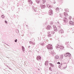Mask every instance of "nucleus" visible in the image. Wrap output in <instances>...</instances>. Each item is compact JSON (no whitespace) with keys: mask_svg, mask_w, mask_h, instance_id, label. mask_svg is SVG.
Returning a JSON list of instances; mask_svg holds the SVG:
<instances>
[{"mask_svg":"<svg viewBox=\"0 0 74 74\" xmlns=\"http://www.w3.org/2000/svg\"><path fill=\"white\" fill-rule=\"evenodd\" d=\"M58 30L59 31V32L60 34H62V33H64V31H63V29H60L59 30V29H58Z\"/></svg>","mask_w":74,"mask_h":74,"instance_id":"obj_7","label":"nucleus"},{"mask_svg":"<svg viewBox=\"0 0 74 74\" xmlns=\"http://www.w3.org/2000/svg\"><path fill=\"white\" fill-rule=\"evenodd\" d=\"M40 7L41 8H42V9H43V8H45V5L41 4L40 5Z\"/></svg>","mask_w":74,"mask_h":74,"instance_id":"obj_10","label":"nucleus"},{"mask_svg":"<svg viewBox=\"0 0 74 74\" xmlns=\"http://www.w3.org/2000/svg\"><path fill=\"white\" fill-rule=\"evenodd\" d=\"M65 11H66V12H69V10H67V9H65Z\"/></svg>","mask_w":74,"mask_h":74,"instance_id":"obj_37","label":"nucleus"},{"mask_svg":"<svg viewBox=\"0 0 74 74\" xmlns=\"http://www.w3.org/2000/svg\"><path fill=\"white\" fill-rule=\"evenodd\" d=\"M36 2L37 4H39L40 3V0H36Z\"/></svg>","mask_w":74,"mask_h":74,"instance_id":"obj_13","label":"nucleus"},{"mask_svg":"<svg viewBox=\"0 0 74 74\" xmlns=\"http://www.w3.org/2000/svg\"><path fill=\"white\" fill-rule=\"evenodd\" d=\"M72 18L71 17V16H69V21H70L71 19Z\"/></svg>","mask_w":74,"mask_h":74,"instance_id":"obj_32","label":"nucleus"},{"mask_svg":"<svg viewBox=\"0 0 74 74\" xmlns=\"http://www.w3.org/2000/svg\"><path fill=\"white\" fill-rule=\"evenodd\" d=\"M60 49H64V47L63 46H61L60 47Z\"/></svg>","mask_w":74,"mask_h":74,"instance_id":"obj_18","label":"nucleus"},{"mask_svg":"<svg viewBox=\"0 0 74 74\" xmlns=\"http://www.w3.org/2000/svg\"><path fill=\"white\" fill-rule=\"evenodd\" d=\"M3 19H4L5 18V16H3V17H2Z\"/></svg>","mask_w":74,"mask_h":74,"instance_id":"obj_49","label":"nucleus"},{"mask_svg":"<svg viewBox=\"0 0 74 74\" xmlns=\"http://www.w3.org/2000/svg\"><path fill=\"white\" fill-rule=\"evenodd\" d=\"M25 66H27V62H25Z\"/></svg>","mask_w":74,"mask_h":74,"instance_id":"obj_30","label":"nucleus"},{"mask_svg":"<svg viewBox=\"0 0 74 74\" xmlns=\"http://www.w3.org/2000/svg\"><path fill=\"white\" fill-rule=\"evenodd\" d=\"M47 7L49 8H51V7H52V6H51V5H47Z\"/></svg>","mask_w":74,"mask_h":74,"instance_id":"obj_16","label":"nucleus"},{"mask_svg":"<svg viewBox=\"0 0 74 74\" xmlns=\"http://www.w3.org/2000/svg\"><path fill=\"white\" fill-rule=\"evenodd\" d=\"M21 36H23V35H22Z\"/></svg>","mask_w":74,"mask_h":74,"instance_id":"obj_51","label":"nucleus"},{"mask_svg":"<svg viewBox=\"0 0 74 74\" xmlns=\"http://www.w3.org/2000/svg\"><path fill=\"white\" fill-rule=\"evenodd\" d=\"M60 46L59 45H57L56 46V48H60Z\"/></svg>","mask_w":74,"mask_h":74,"instance_id":"obj_12","label":"nucleus"},{"mask_svg":"<svg viewBox=\"0 0 74 74\" xmlns=\"http://www.w3.org/2000/svg\"><path fill=\"white\" fill-rule=\"evenodd\" d=\"M59 8H57L56 9V12H58L59 11Z\"/></svg>","mask_w":74,"mask_h":74,"instance_id":"obj_20","label":"nucleus"},{"mask_svg":"<svg viewBox=\"0 0 74 74\" xmlns=\"http://www.w3.org/2000/svg\"><path fill=\"white\" fill-rule=\"evenodd\" d=\"M60 57L61 58H63V55H62Z\"/></svg>","mask_w":74,"mask_h":74,"instance_id":"obj_35","label":"nucleus"},{"mask_svg":"<svg viewBox=\"0 0 74 74\" xmlns=\"http://www.w3.org/2000/svg\"><path fill=\"white\" fill-rule=\"evenodd\" d=\"M55 32L53 31V32H51L52 34H54L55 33Z\"/></svg>","mask_w":74,"mask_h":74,"instance_id":"obj_41","label":"nucleus"},{"mask_svg":"<svg viewBox=\"0 0 74 74\" xmlns=\"http://www.w3.org/2000/svg\"><path fill=\"white\" fill-rule=\"evenodd\" d=\"M57 64H60V62H57Z\"/></svg>","mask_w":74,"mask_h":74,"instance_id":"obj_45","label":"nucleus"},{"mask_svg":"<svg viewBox=\"0 0 74 74\" xmlns=\"http://www.w3.org/2000/svg\"><path fill=\"white\" fill-rule=\"evenodd\" d=\"M14 41L15 42H17V39H16Z\"/></svg>","mask_w":74,"mask_h":74,"instance_id":"obj_43","label":"nucleus"},{"mask_svg":"<svg viewBox=\"0 0 74 74\" xmlns=\"http://www.w3.org/2000/svg\"><path fill=\"white\" fill-rule=\"evenodd\" d=\"M66 63H63V64H66Z\"/></svg>","mask_w":74,"mask_h":74,"instance_id":"obj_52","label":"nucleus"},{"mask_svg":"<svg viewBox=\"0 0 74 74\" xmlns=\"http://www.w3.org/2000/svg\"><path fill=\"white\" fill-rule=\"evenodd\" d=\"M28 2L29 3V4H33V2H32V0H28Z\"/></svg>","mask_w":74,"mask_h":74,"instance_id":"obj_11","label":"nucleus"},{"mask_svg":"<svg viewBox=\"0 0 74 74\" xmlns=\"http://www.w3.org/2000/svg\"><path fill=\"white\" fill-rule=\"evenodd\" d=\"M64 15L65 16H67V15H68V14L67 13H66V12H64Z\"/></svg>","mask_w":74,"mask_h":74,"instance_id":"obj_15","label":"nucleus"},{"mask_svg":"<svg viewBox=\"0 0 74 74\" xmlns=\"http://www.w3.org/2000/svg\"><path fill=\"white\" fill-rule=\"evenodd\" d=\"M52 37L51 34H50L49 35V38H50V37Z\"/></svg>","mask_w":74,"mask_h":74,"instance_id":"obj_36","label":"nucleus"},{"mask_svg":"<svg viewBox=\"0 0 74 74\" xmlns=\"http://www.w3.org/2000/svg\"><path fill=\"white\" fill-rule=\"evenodd\" d=\"M53 22H51V23H50V24L51 25H53Z\"/></svg>","mask_w":74,"mask_h":74,"instance_id":"obj_39","label":"nucleus"},{"mask_svg":"<svg viewBox=\"0 0 74 74\" xmlns=\"http://www.w3.org/2000/svg\"><path fill=\"white\" fill-rule=\"evenodd\" d=\"M32 42H32L31 41H29L30 44H32Z\"/></svg>","mask_w":74,"mask_h":74,"instance_id":"obj_42","label":"nucleus"},{"mask_svg":"<svg viewBox=\"0 0 74 74\" xmlns=\"http://www.w3.org/2000/svg\"><path fill=\"white\" fill-rule=\"evenodd\" d=\"M67 55H68V56H71V54L70 53H67Z\"/></svg>","mask_w":74,"mask_h":74,"instance_id":"obj_28","label":"nucleus"},{"mask_svg":"<svg viewBox=\"0 0 74 74\" xmlns=\"http://www.w3.org/2000/svg\"><path fill=\"white\" fill-rule=\"evenodd\" d=\"M49 69L50 70H51V68L50 67L49 68Z\"/></svg>","mask_w":74,"mask_h":74,"instance_id":"obj_48","label":"nucleus"},{"mask_svg":"<svg viewBox=\"0 0 74 74\" xmlns=\"http://www.w3.org/2000/svg\"><path fill=\"white\" fill-rule=\"evenodd\" d=\"M16 33H19V30L18 29H16Z\"/></svg>","mask_w":74,"mask_h":74,"instance_id":"obj_26","label":"nucleus"},{"mask_svg":"<svg viewBox=\"0 0 74 74\" xmlns=\"http://www.w3.org/2000/svg\"><path fill=\"white\" fill-rule=\"evenodd\" d=\"M49 53H50L51 54H52V55H55L56 54V53H55L53 51H52L51 52H49Z\"/></svg>","mask_w":74,"mask_h":74,"instance_id":"obj_8","label":"nucleus"},{"mask_svg":"<svg viewBox=\"0 0 74 74\" xmlns=\"http://www.w3.org/2000/svg\"><path fill=\"white\" fill-rule=\"evenodd\" d=\"M62 66V64H60V65L58 67H59L60 68V67H61V66Z\"/></svg>","mask_w":74,"mask_h":74,"instance_id":"obj_33","label":"nucleus"},{"mask_svg":"<svg viewBox=\"0 0 74 74\" xmlns=\"http://www.w3.org/2000/svg\"><path fill=\"white\" fill-rule=\"evenodd\" d=\"M5 23H7V21H5Z\"/></svg>","mask_w":74,"mask_h":74,"instance_id":"obj_44","label":"nucleus"},{"mask_svg":"<svg viewBox=\"0 0 74 74\" xmlns=\"http://www.w3.org/2000/svg\"><path fill=\"white\" fill-rule=\"evenodd\" d=\"M40 44L42 46H44L45 45L44 43H41Z\"/></svg>","mask_w":74,"mask_h":74,"instance_id":"obj_24","label":"nucleus"},{"mask_svg":"<svg viewBox=\"0 0 74 74\" xmlns=\"http://www.w3.org/2000/svg\"><path fill=\"white\" fill-rule=\"evenodd\" d=\"M32 8H33V10H34V11L36 12V8H35V7H34V6H32Z\"/></svg>","mask_w":74,"mask_h":74,"instance_id":"obj_19","label":"nucleus"},{"mask_svg":"<svg viewBox=\"0 0 74 74\" xmlns=\"http://www.w3.org/2000/svg\"><path fill=\"white\" fill-rule=\"evenodd\" d=\"M56 27V26L53 25L54 31H55V32H57V31H58V29H57V27Z\"/></svg>","mask_w":74,"mask_h":74,"instance_id":"obj_5","label":"nucleus"},{"mask_svg":"<svg viewBox=\"0 0 74 74\" xmlns=\"http://www.w3.org/2000/svg\"><path fill=\"white\" fill-rule=\"evenodd\" d=\"M3 16H4V15H2L1 16V18L3 17Z\"/></svg>","mask_w":74,"mask_h":74,"instance_id":"obj_47","label":"nucleus"},{"mask_svg":"<svg viewBox=\"0 0 74 74\" xmlns=\"http://www.w3.org/2000/svg\"><path fill=\"white\" fill-rule=\"evenodd\" d=\"M68 56L67 53H66L64 54V56H65V57H67Z\"/></svg>","mask_w":74,"mask_h":74,"instance_id":"obj_27","label":"nucleus"},{"mask_svg":"<svg viewBox=\"0 0 74 74\" xmlns=\"http://www.w3.org/2000/svg\"><path fill=\"white\" fill-rule=\"evenodd\" d=\"M48 61H46L45 62V65H46V66H47V65H48Z\"/></svg>","mask_w":74,"mask_h":74,"instance_id":"obj_23","label":"nucleus"},{"mask_svg":"<svg viewBox=\"0 0 74 74\" xmlns=\"http://www.w3.org/2000/svg\"><path fill=\"white\" fill-rule=\"evenodd\" d=\"M51 29L52 27H51V26L49 25L46 28L47 30H50V29Z\"/></svg>","mask_w":74,"mask_h":74,"instance_id":"obj_9","label":"nucleus"},{"mask_svg":"<svg viewBox=\"0 0 74 74\" xmlns=\"http://www.w3.org/2000/svg\"><path fill=\"white\" fill-rule=\"evenodd\" d=\"M47 48L48 49H49V50L53 49L52 45L50 44H49L47 46Z\"/></svg>","mask_w":74,"mask_h":74,"instance_id":"obj_2","label":"nucleus"},{"mask_svg":"<svg viewBox=\"0 0 74 74\" xmlns=\"http://www.w3.org/2000/svg\"><path fill=\"white\" fill-rule=\"evenodd\" d=\"M49 64L50 65H51V67H53L54 66H53V64L51 63H50Z\"/></svg>","mask_w":74,"mask_h":74,"instance_id":"obj_25","label":"nucleus"},{"mask_svg":"<svg viewBox=\"0 0 74 74\" xmlns=\"http://www.w3.org/2000/svg\"><path fill=\"white\" fill-rule=\"evenodd\" d=\"M42 1L43 2V3L44 4L45 3V2H46V1L45 0H42Z\"/></svg>","mask_w":74,"mask_h":74,"instance_id":"obj_31","label":"nucleus"},{"mask_svg":"<svg viewBox=\"0 0 74 74\" xmlns=\"http://www.w3.org/2000/svg\"><path fill=\"white\" fill-rule=\"evenodd\" d=\"M67 67V66H66L65 67H61L60 68V69H61V70H62V69H66Z\"/></svg>","mask_w":74,"mask_h":74,"instance_id":"obj_14","label":"nucleus"},{"mask_svg":"<svg viewBox=\"0 0 74 74\" xmlns=\"http://www.w3.org/2000/svg\"><path fill=\"white\" fill-rule=\"evenodd\" d=\"M51 39H52V38H51L50 39V40H51Z\"/></svg>","mask_w":74,"mask_h":74,"instance_id":"obj_53","label":"nucleus"},{"mask_svg":"<svg viewBox=\"0 0 74 74\" xmlns=\"http://www.w3.org/2000/svg\"><path fill=\"white\" fill-rule=\"evenodd\" d=\"M36 59L37 60H38V61H39V60H41V56H37Z\"/></svg>","mask_w":74,"mask_h":74,"instance_id":"obj_6","label":"nucleus"},{"mask_svg":"<svg viewBox=\"0 0 74 74\" xmlns=\"http://www.w3.org/2000/svg\"><path fill=\"white\" fill-rule=\"evenodd\" d=\"M32 44H33V45H35V42H32Z\"/></svg>","mask_w":74,"mask_h":74,"instance_id":"obj_40","label":"nucleus"},{"mask_svg":"<svg viewBox=\"0 0 74 74\" xmlns=\"http://www.w3.org/2000/svg\"><path fill=\"white\" fill-rule=\"evenodd\" d=\"M60 16L61 17V18H63V14H60Z\"/></svg>","mask_w":74,"mask_h":74,"instance_id":"obj_22","label":"nucleus"},{"mask_svg":"<svg viewBox=\"0 0 74 74\" xmlns=\"http://www.w3.org/2000/svg\"><path fill=\"white\" fill-rule=\"evenodd\" d=\"M55 25L56 26V27H57V28L58 30H59L60 29H61L60 24L59 21H58L57 23H56Z\"/></svg>","mask_w":74,"mask_h":74,"instance_id":"obj_1","label":"nucleus"},{"mask_svg":"<svg viewBox=\"0 0 74 74\" xmlns=\"http://www.w3.org/2000/svg\"><path fill=\"white\" fill-rule=\"evenodd\" d=\"M22 49L23 50V52H25V49L23 46H22Z\"/></svg>","mask_w":74,"mask_h":74,"instance_id":"obj_17","label":"nucleus"},{"mask_svg":"<svg viewBox=\"0 0 74 74\" xmlns=\"http://www.w3.org/2000/svg\"><path fill=\"white\" fill-rule=\"evenodd\" d=\"M49 15H52L53 14V11L52 10H50L49 12Z\"/></svg>","mask_w":74,"mask_h":74,"instance_id":"obj_4","label":"nucleus"},{"mask_svg":"<svg viewBox=\"0 0 74 74\" xmlns=\"http://www.w3.org/2000/svg\"><path fill=\"white\" fill-rule=\"evenodd\" d=\"M45 35H43V39H44V40H45V39H44V38H45Z\"/></svg>","mask_w":74,"mask_h":74,"instance_id":"obj_34","label":"nucleus"},{"mask_svg":"<svg viewBox=\"0 0 74 74\" xmlns=\"http://www.w3.org/2000/svg\"><path fill=\"white\" fill-rule=\"evenodd\" d=\"M69 21V19L65 17L64 18V23H66V22H67Z\"/></svg>","mask_w":74,"mask_h":74,"instance_id":"obj_3","label":"nucleus"},{"mask_svg":"<svg viewBox=\"0 0 74 74\" xmlns=\"http://www.w3.org/2000/svg\"><path fill=\"white\" fill-rule=\"evenodd\" d=\"M68 42H66L65 43V44L66 45H67V43H68Z\"/></svg>","mask_w":74,"mask_h":74,"instance_id":"obj_46","label":"nucleus"},{"mask_svg":"<svg viewBox=\"0 0 74 74\" xmlns=\"http://www.w3.org/2000/svg\"><path fill=\"white\" fill-rule=\"evenodd\" d=\"M46 41L48 42V40L47 39L46 40H45V41H44V42H46Z\"/></svg>","mask_w":74,"mask_h":74,"instance_id":"obj_38","label":"nucleus"},{"mask_svg":"<svg viewBox=\"0 0 74 74\" xmlns=\"http://www.w3.org/2000/svg\"><path fill=\"white\" fill-rule=\"evenodd\" d=\"M69 23L70 25H73V21H69Z\"/></svg>","mask_w":74,"mask_h":74,"instance_id":"obj_21","label":"nucleus"},{"mask_svg":"<svg viewBox=\"0 0 74 74\" xmlns=\"http://www.w3.org/2000/svg\"><path fill=\"white\" fill-rule=\"evenodd\" d=\"M30 46H29V47H28L29 48H30Z\"/></svg>","mask_w":74,"mask_h":74,"instance_id":"obj_50","label":"nucleus"},{"mask_svg":"<svg viewBox=\"0 0 74 74\" xmlns=\"http://www.w3.org/2000/svg\"><path fill=\"white\" fill-rule=\"evenodd\" d=\"M55 58L56 59H59V57L58 56H56Z\"/></svg>","mask_w":74,"mask_h":74,"instance_id":"obj_29","label":"nucleus"}]
</instances>
